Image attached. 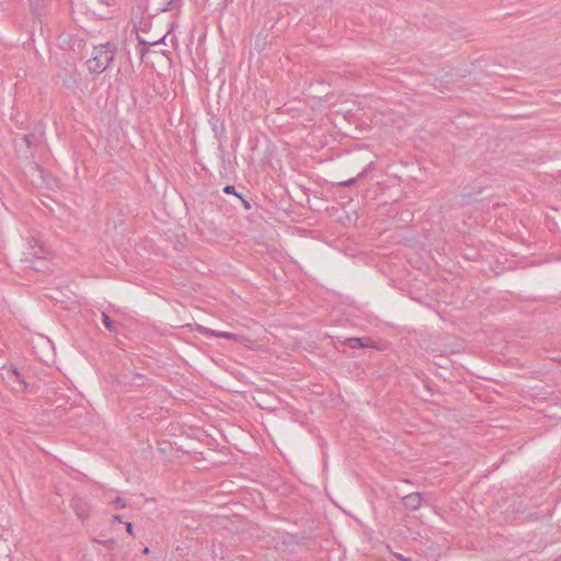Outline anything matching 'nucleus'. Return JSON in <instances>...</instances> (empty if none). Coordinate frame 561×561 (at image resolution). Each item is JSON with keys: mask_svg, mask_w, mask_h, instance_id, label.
I'll return each instance as SVG.
<instances>
[{"mask_svg": "<svg viewBox=\"0 0 561 561\" xmlns=\"http://www.w3.org/2000/svg\"><path fill=\"white\" fill-rule=\"evenodd\" d=\"M117 47L114 43L107 42L93 47L91 57L87 61L90 73L100 75L113 62Z\"/></svg>", "mask_w": 561, "mask_h": 561, "instance_id": "obj_1", "label": "nucleus"}, {"mask_svg": "<svg viewBox=\"0 0 561 561\" xmlns=\"http://www.w3.org/2000/svg\"><path fill=\"white\" fill-rule=\"evenodd\" d=\"M3 379L13 391L24 392L27 388L25 380L15 368L7 369Z\"/></svg>", "mask_w": 561, "mask_h": 561, "instance_id": "obj_2", "label": "nucleus"}, {"mask_svg": "<svg viewBox=\"0 0 561 561\" xmlns=\"http://www.w3.org/2000/svg\"><path fill=\"white\" fill-rule=\"evenodd\" d=\"M70 507L81 522H84L89 518L91 506L84 497L75 495L70 501Z\"/></svg>", "mask_w": 561, "mask_h": 561, "instance_id": "obj_3", "label": "nucleus"}, {"mask_svg": "<svg viewBox=\"0 0 561 561\" xmlns=\"http://www.w3.org/2000/svg\"><path fill=\"white\" fill-rule=\"evenodd\" d=\"M197 330H198V332H201L202 334L207 335V336L222 337V339H227V340H231V341H236V342L241 341L240 335L231 333V332L217 331V330H213V329H209V328H206L203 325H199Z\"/></svg>", "mask_w": 561, "mask_h": 561, "instance_id": "obj_4", "label": "nucleus"}, {"mask_svg": "<svg viewBox=\"0 0 561 561\" xmlns=\"http://www.w3.org/2000/svg\"><path fill=\"white\" fill-rule=\"evenodd\" d=\"M422 497L421 494L415 492L403 497V505L409 510H417L421 506Z\"/></svg>", "mask_w": 561, "mask_h": 561, "instance_id": "obj_5", "label": "nucleus"}, {"mask_svg": "<svg viewBox=\"0 0 561 561\" xmlns=\"http://www.w3.org/2000/svg\"><path fill=\"white\" fill-rule=\"evenodd\" d=\"M345 344L351 348L374 347V344L370 340L364 341L359 337L346 339Z\"/></svg>", "mask_w": 561, "mask_h": 561, "instance_id": "obj_6", "label": "nucleus"}, {"mask_svg": "<svg viewBox=\"0 0 561 561\" xmlns=\"http://www.w3.org/2000/svg\"><path fill=\"white\" fill-rule=\"evenodd\" d=\"M32 242H33V244L31 247H32L33 252L30 253V255H32L34 257L42 259L48 254V250L44 247L43 243H41L37 240H32Z\"/></svg>", "mask_w": 561, "mask_h": 561, "instance_id": "obj_7", "label": "nucleus"}, {"mask_svg": "<svg viewBox=\"0 0 561 561\" xmlns=\"http://www.w3.org/2000/svg\"><path fill=\"white\" fill-rule=\"evenodd\" d=\"M102 322L105 325V328L110 331H114L115 327L111 318L106 313H102Z\"/></svg>", "mask_w": 561, "mask_h": 561, "instance_id": "obj_8", "label": "nucleus"}, {"mask_svg": "<svg viewBox=\"0 0 561 561\" xmlns=\"http://www.w3.org/2000/svg\"><path fill=\"white\" fill-rule=\"evenodd\" d=\"M112 503L116 508H125L127 506L126 501L119 496H117Z\"/></svg>", "mask_w": 561, "mask_h": 561, "instance_id": "obj_9", "label": "nucleus"}, {"mask_svg": "<svg viewBox=\"0 0 561 561\" xmlns=\"http://www.w3.org/2000/svg\"><path fill=\"white\" fill-rule=\"evenodd\" d=\"M224 192L226 194H234L237 195L238 197H241L237 192H236V188L233 185H227L226 187H224Z\"/></svg>", "mask_w": 561, "mask_h": 561, "instance_id": "obj_10", "label": "nucleus"}, {"mask_svg": "<svg viewBox=\"0 0 561 561\" xmlns=\"http://www.w3.org/2000/svg\"><path fill=\"white\" fill-rule=\"evenodd\" d=\"M125 527H126V531L130 535V536H134V531H133V524L127 522L125 523Z\"/></svg>", "mask_w": 561, "mask_h": 561, "instance_id": "obj_11", "label": "nucleus"}, {"mask_svg": "<svg viewBox=\"0 0 561 561\" xmlns=\"http://www.w3.org/2000/svg\"><path fill=\"white\" fill-rule=\"evenodd\" d=\"M355 182H356V179L354 178V179H350V180H347V181L341 182L340 184H341L342 186H348V185H351V184H353V183H355Z\"/></svg>", "mask_w": 561, "mask_h": 561, "instance_id": "obj_12", "label": "nucleus"}, {"mask_svg": "<svg viewBox=\"0 0 561 561\" xmlns=\"http://www.w3.org/2000/svg\"><path fill=\"white\" fill-rule=\"evenodd\" d=\"M113 522H118V523H121V522H122V516H121V515H114V516H113Z\"/></svg>", "mask_w": 561, "mask_h": 561, "instance_id": "obj_13", "label": "nucleus"}, {"mask_svg": "<svg viewBox=\"0 0 561 561\" xmlns=\"http://www.w3.org/2000/svg\"><path fill=\"white\" fill-rule=\"evenodd\" d=\"M142 552H144V554H148L149 553V548L146 547Z\"/></svg>", "mask_w": 561, "mask_h": 561, "instance_id": "obj_14", "label": "nucleus"}, {"mask_svg": "<svg viewBox=\"0 0 561 561\" xmlns=\"http://www.w3.org/2000/svg\"><path fill=\"white\" fill-rule=\"evenodd\" d=\"M398 559L402 560V561H408L407 559H404L401 554H398Z\"/></svg>", "mask_w": 561, "mask_h": 561, "instance_id": "obj_15", "label": "nucleus"}]
</instances>
